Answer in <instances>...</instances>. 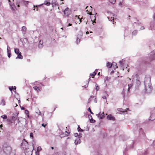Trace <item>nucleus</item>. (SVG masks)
Returning <instances> with one entry per match:
<instances>
[{
	"label": "nucleus",
	"mask_w": 155,
	"mask_h": 155,
	"mask_svg": "<svg viewBox=\"0 0 155 155\" xmlns=\"http://www.w3.org/2000/svg\"><path fill=\"white\" fill-rule=\"evenodd\" d=\"M145 88L146 91L151 90V83L150 78V77H146L144 79Z\"/></svg>",
	"instance_id": "obj_1"
},
{
	"label": "nucleus",
	"mask_w": 155,
	"mask_h": 155,
	"mask_svg": "<svg viewBox=\"0 0 155 155\" xmlns=\"http://www.w3.org/2000/svg\"><path fill=\"white\" fill-rule=\"evenodd\" d=\"M132 85L131 84H129L128 85H125L122 92V94L123 95V97L125 96V92L127 91V92H129L130 89L132 87Z\"/></svg>",
	"instance_id": "obj_2"
},
{
	"label": "nucleus",
	"mask_w": 155,
	"mask_h": 155,
	"mask_svg": "<svg viewBox=\"0 0 155 155\" xmlns=\"http://www.w3.org/2000/svg\"><path fill=\"white\" fill-rule=\"evenodd\" d=\"M65 15L68 16L71 13V11L70 9L68 8H66L63 11Z\"/></svg>",
	"instance_id": "obj_3"
},
{
	"label": "nucleus",
	"mask_w": 155,
	"mask_h": 155,
	"mask_svg": "<svg viewBox=\"0 0 155 155\" xmlns=\"http://www.w3.org/2000/svg\"><path fill=\"white\" fill-rule=\"evenodd\" d=\"M3 150L5 153L7 154L11 152L12 148L8 146L7 147H4Z\"/></svg>",
	"instance_id": "obj_4"
},
{
	"label": "nucleus",
	"mask_w": 155,
	"mask_h": 155,
	"mask_svg": "<svg viewBox=\"0 0 155 155\" xmlns=\"http://www.w3.org/2000/svg\"><path fill=\"white\" fill-rule=\"evenodd\" d=\"M149 58L150 61L155 59V52H152L149 54Z\"/></svg>",
	"instance_id": "obj_5"
},
{
	"label": "nucleus",
	"mask_w": 155,
	"mask_h": 155,
	"mask_svg": "<svg viewBox=\"0 0 155 155\" xmlns=\"http://www.w3.org/2000/svg\"><path fill=\"white\" fill-rule=\"evenodd\" d=\"M107 13L108 14V16L107 17V18H108L109 20L110 21H113V22H114V17H112V15L113 16L114 15V14L111 12H108Z\"/></svg>",
	"instance_id": "obj_6"
},
{
	"label": "nucleus",
	"mask_w": 155,
	"mask_h": 155,
	"mask_svg": "<svg viewBox=\"0 0 155 155\" xmlns=\"http://www.w3.org/2000/svg\"><path fill=\"white\" fill-rule=\"evenodd\" d=\"M138 155H146L147 153V151L146 150H140L138 151Z\"/></svg>",
	"instance_id": "obj_7"
},
{
	"label": "nucleus",
	"mask_w": 155,
	"mask_h": 155,
	"mask_svg": "<svg viewBox=\"0 0 155 155\" xmlns=\"http://www.w3.org/2000/svg\"><path fill=\"white\" fill-rule=\"evenodd\" d=\"M28 144V142L24 139L23 140L22 142L21 143V147L23 148H24Z\"/></svg>",
	"instance_id": "obj_8"
},
{
	"label": "nucleus",
	"mask_w": 155,
	"mask_h": 155,
	"mask_svg": "<svg viewBox=\"0 0 155 155\" xmlns=\"http://www.w3.org/2000/svg\"><path fill=\"white\" fill-rule=\"evenodd\" d=\"M97 115L100 119H102L104 117V113L103 112H100L98 114H97Z\"/></svg>",
	"instance_id": "obj_9"
},
{
	"label": "nucleus",
	"mask_w": 155,
	"mask_h": 155,
	"mask_svg": "<svg viewBox=\"0 0 155 155\" xmlns=\"http://www.w3.org/2000/svg\"><path fill=\"white\" fill-rule=\"evenodd\" d=\"M9 4L11 8L12 11H15L17 9V8L15 6L14 4L11 3L10 2H9Z\"/></svg>",
	"instance_id": "obj_10"
},
{
	"label": "nucleus",
	"mask_w": 155,
	"mask_h": 155,
	"mask_svg": "<svg viewBox=\"0 0 155 155\" xmlns=\"http://www.w3.org/2000/svg\"><path fill=\"white\" fill-rule=\"evenodd\" d=\"M107 118L108 120L114 121L115 120V118L111 114L108 115L107 117Z\"/></svg>",
	"instance_id": "obj_11"
},
{
	"label": "nucleus",
	"mask_w": 155,
	"mask_h": 155,
	"mask_svg": "<svg viewBox=\"0 0 155 155\" xmlns=\"http://www.w3.org/2000/svg\"><path fill=\"white\" fill-rule=\"evenodd\" d=\"M139 133L140 135L142 137H144V134L142 128H140L139 129Z\"/></svg>",
	"instance_id": "obj_12"
},
{
	"label": "nucleus",
	"mask_w": 155,
	"mask_h": 155,
	"mask_svg": "<svg viewBox=\"0 0 155 155\" xmlns=\"http://www.w3.org/2000/svg\"><path fill=\"white\" fill-rule=\"evenodd\" d=\"M80 140L79 138H77L74 141V143L75 145H77L80 143Z\"/></svg>",
	"instance_id": "obj_13"
},
{
	"label": "nucleus",
	"mask_w": 155,
	"mask_h": 155,
	"mask_svg": "<svg viewBox=\"0 0 155 155\" xmlns=\"http://www.w3.org/2000/svg\"><path fill=\"white\" fill-rule=\"evenodd\" d=\"M88 118L91 123H94L95 122V120H93L92 116L90 114L88 115Z\"/></svg>",
	"instance_id": "obj_14"
},
{
	"label": "nucleus",
	"mask_w": 155,
	"mask_h": 155,
	"mask_svg": "<svg viewBox=\"0 0 155 155\" xmlns=\"http://www.w3.org/2000/svg\"><path fill=\"white\" fill-rule=\"evenodd\" d=\"M18 56L16 58V59H22L23 58V57L21 55V53L20 52L19 53L17 54Z\"/></svg>",
	"instance_id": "obj_15"
},
{
	"label": "nucleus",
	"mask_w": 155,
	"mask_h": 155,
	"mask_svg": "<svg viewBox=\"0 0 155 155\" xmlns=\"http://www.w3.org/2000/svg\"><path fill=\"white\" fill-rule=\"evenodd\" d=\"M112 66V64L109 62H107L106 64V67L108 68H110Z\"/></svg>",
	"instance_id": "obj_16"
},
{
	"label": "nucleus",
	"mask_w": 155,
	"mask_h": 155,
	"mask_svg": "<svg viewBox=\"0 0 155 155\" xmlns=\"http://www.w3.org/2000/svg\"><path fill=\"white\" fill-rule=\"evenodd\" d=\"M129 108H126L125 109H118V110L122 112H124L127 111V110H128Z\"/></svg>",
	"instance_id": "obj_17"
},
{
	"label": "nucleus",
	"mask_w": 155,
	"mask_h": 155,
	"mask_svg": "<svg viewBox=\"0 0 155 155\" xmlns=\"http://www.w3.org/2000/svg\"><path fill=\"white\" fill-rule=\"evenodd\" d=\"M124 60L123 59H122L121 61H119V63L120 66L121 67H123L124 66Z\"/></svg>",
	"instance_id": "obj_18"
},
{
	"label": "nucleus",
	"mask_w": 155,
	"mask_h": 155,
	"mask_svg": "<svg viewBox=\"0 0 155 155\" xmlns=\"http://www.w3.org/2000/svg\"><path fill=\"white\" fill-rule=\"evenodd\" d=\"M26 28L25 26H23L22 27V31L23 33L24 34L26 33Z\"/></svg>",
	"instance_id": "obj_19"
},
{
	"label": "nucleus",
	"mask_w": 155,
	"mask_h": 155,
	"mask_svg": "<svg viewBox=\"0 0 155 155\" xmlns=\"http://www.w3.org/2000/svg\"><path fill=\"white\" fill-rule=\"evenodd\" d=\"M112 66L114 67V68L116 69L117 68V64L114 62H113L112 64Z\"/></svg>",
	"instance_id": "obj_20"
},
{
	"label": "nucleus",
	"mask_w": 155,
	"mask_h": 155,
	"mask_svg": "<svg viewBox=\"0 0 155 155\" xmlns=\"http://www.w3.org/2000/svg\"><path fill=\"white\" fill-rule=\"evenodd\" d=\"M43 4H41L39 5H36V6L34 5V9H33L34 10H35V7L36 8H37V11H38V7L39 6H41L42 5H43Z\"/></svg>",
	"instance_id": "obj_21"
},
{
	"label": "nucleus",
	"mask_w": 155,
	"mask_h": 155,
	"mask_svg": "<svg viewBox=\"0 0 155 155\" xmlns=\"http://www.w3.org/2000/svg\"><path fill=\"white\" fill-rule=\"evenodd\" d=\"M44 4L45 5H46L47 6H49L50 5V2L48 1H46L44 3Z\"/></svg>",
	"instance_id": "obj_22"
},
{
	"label": "nucleus",
	"mask_w": 155,
	"mask_h": 155,
	"mask_svg": "<svg viewBox=\"0 0 155 155\" xmlns=\"http://www.w3.org/2000/svg\"><path fill=\"white\" fill-rule=\"evenodd\" d=\"M35 112L36 114H38L39 115H41V112L38 109H37L36 110Z\"/></svg>",
	"instance_id": "obj_23"
},
{
	"label": "nucleus",
	"mask_w": 155,
	"mask_h": 155,
	"mask_svg": "<svg viewBox=\"0 0 155 155\" xmlns=\"http://www.w3.org/2000/svg\"><path fill=\"white\" fill-rule=\"evenodd\" d=\"M109 1L112 4H114L116 2V0H109Z\"/></svg>",
	"instance_id": "obj_24"
},
{
	"label": "nucleus",
	"mask_w": 155,
	"mask_h": 155,
	"mask_svg": "<svg viewBox=\"0 0 155 155\" xmlns=\"http://www.w3.org/2000/svg\"><path fill=\"white\" fill-rule=\"evenodd\" d=\"M15 54H17L19 53L20 51H19V49H17V48H15Z\"/></svg>",
	"instance_id": "obj_25"
},
{
	"label": "nucleus",
	"mask_w": 155,
	"mask_h": 155,
	"mask_svg": "<svg viewBox=\"0 0 155 155\" xmlns=\"http://www.w3.org/2000/svg\"><path fill=\"white\" fill-rule=\"evenodd\" d=\"M33 88L35 90L37 91L39 90V87L37 86H35L34 87H33Z\"/></svg>",
	"instance_id": "obj_26"
},
{
	"label": "nucleus",
	"mask_w": 155,
	"mask_h": 155,
	"mask_svg": "<svg viewBox=\"0 0 155 155\" xmlns=\"http://www.w3.org/2000/svg\"><path fill=\"white\" fill-rule=\"evenodd\" d=\"M137 33V30H134L132 33V35H136Z\"/></svg>",
	"instance_id": "obj_27"
},
{
	"label": "nucleus",
	"mask_w": 155,
	"mask_h": 155,
	"mask_svg": "<svg viewBox=\"0 0 155 155\" xmlns=\"http://www.w3.org/2000/svg\"><path fill=\"white\" fill-rule=\"evenodd\" d=\"M25 113L27 115V117H29V114H28V113H29V112H28V110H25Z\"/></svg>",
	"instance_id": "obj_28"
},
{
	"label": "nucleus",
	"mask_w": 155,
	"mask_h": 155,
	"mask_svg": "<svg viewBox=\"0 0 155 155\" xmlns=\"http://www.w3.org/2000/svg\"><path fill=\"white\" fill-rule=\"evenodd\" d=\"M96 87L95 88V89L96 90V91H98L99 89H100V88H99V86L97 84H96Z\"/></svg>",
	"instance_id": "obj_29"
},
{
	"label": "nucleus",
	"mask_w": 155,
	"mask_h": 155,
	"mask_svg": "<svg viewBox=\"0 0 155 155\" xmlns=\"http://www.w3.org/2000/svg\"><path fill=\"white\" fill-rule=\"evenodd\" d=\"M78 132H82L83 131V130L81 129L79 126H78Z\"/></svg>",
	"instance_id": "obj_30"
},
{
	"label": "nucleus",
	"mask_w": 155,
	"mask_h": 155,
	"mask_svg": "<svg viewBox=\"0 0 155 155\" xmlns=\"http://www.w3.org/2000/svg\"><path fill=\"white\" fill-rule=\"evenodd\" d=\"M1 117L5 119H6L7 118V116L5 114L2 116Z\"/></svg>",
	"instance_id": "obj_31"
},
{
	"label": "nucleus",
	"mask_w": 155,
	"mask_h": 155,
	"mask_svg": "<svg viewBox=\"0 0 155 155\" xmlns=\"http://www.w3.org/2000/svg\"><path fill=\"white\" fill-rule=\"evenodd\" d=\"M151 146L153 147L155 149V140L153 141Z\"/></svg>",
	"instance_id": "obj_32"
},
{
	"label": "nucleus",
	"mask_w": 155,
	"mask_h": 155,
	"mask_svg": "<svg viewBox=\"0 0 155 155\" xmlns=\"http://www.w3.org/2000/svg\"><path fill=\"white\" fill-rule=\"evenodd\" d=\"M80 41V39H79L78 37H77V40H76V42L77 44H78L79 43Z\"/></svg>",
	"instance_id": "obj_33"
},
{
	"label": "nucleus",
	"mask_w": 155,
	"mask_h": 155,
	"mask_svg": "<svg viewBox=\"0 0 155 155\" xmlns=\"http://www.w3.org/2000/svg\"><path fill=\"white\" fill-rule=\"evenodd\" d=\"M41 150V147H38L37 148V151L39 152Z\"/></svg>",
	"instance_id": "obj_34"
},
{
	"label": "nucleus",
	"mask_w": 155,
	"mask_h": 155,
	"mask_svg": "<svg viewBox=\"0 0 155 155\" xmlns=\"http://www.w3.org/2000/svg\"><path fill=\"white\" fill-rule=\"evenodd\" d=\"M94 96H91L89 98V99H88V103H89L90 102V101H91V98H94Z\"/></svg>",
	"instance_id": "obj_35"
},
{
	"label": "nucleus",
	"mask_w": 155,
	"mask_h": 155,
	"mask_svg": "<svg viewBox=\"0 0 155 155\" xmlns=\"http://www.w3.org/2000/svg\"><path fill=\"white\" fill-rule=\"evenodd\" d=\"M96 74V73L95 71H94L92 73H91L90 74V75L91 76H94Z\"/></svg>",
	"instance_id": "obj_36"
},
{
	"label": "nucleus",
	"mask_w": 155,
	"mask_h": 155,
	"mask_svg": "<svg viewBox=\"0 0 155 155\" xmlns=\"http://www.w3.org/2000/svg\"><path fill=\"white\" fill-rule=\"evenodd\" d=\"M7 53H8L9 52H10V47H9L8 46H7Z\"/></svg>",
	"instance_id": "obj_37"
},
{
	"label": "nucleus",
	"mask_w": 155,
	"mask_h": 155,
	"mask_svg": "<svg viewBox=\"0 0 155 155\" xmlns=\"http://www.w3.org/2000/svg\"><path fill=\"white\" fill-rule=\"evenodd\" d=\"M1 103L2 105L3 106L5 105V101L3 100H2Z\"/></svg>",
	"instance_id": "obj_38"
},
{
	"label": "nucleus",
	"mask_w": 155,
	"mask_h": 155,
	"mask_svg": "<svg viewBox=\"0 0 155 155\" xmlns=\"http://www.w3.org/2000/svg\"><path fill=\"white\" fill-rule=\"evenodd\" d=\"M79 16H80V15L79 16L76 15V17L78 18V19H80L79 21H80V23H81V21H81V20L83 19V18H81L80 19V18H79Z\"/></svg>",
	"instance_id": "obj_39"
},
{
	"label": "nucleus",
	"mask_w": 155,
	"mask_h": 155,
	"mask_svg": "<svg viewBox=\"0 0 155 155\" xmlns=\"http://www.w3.org/2000/svg\"><path fill=\"white\" fill-rule=\"evenodd\" d=\"M30 137L31 138H32V139L33 138V134L32 133H30Z\"/></svg>",
	"instance_id": "obj_40"
},
{
	"label": "nucleus",
	"mask_w": 155,
	"mask_h": 155,
	"mask_svg": "<svg viewBox=\"0 0 155 155\" xmlns=\"http://www.w3.org/2000/svg\"><path fill=\"white\" fill-rule=\"evenodd\" d=\"M153 114H151V116H150V118H151L150 119V120H153V119H154V118H155V116L153 117V118H152V117H153Z\"/></svg>",
	"instance_id": "obj_41"
},
{
	"label": "nucleus",
	"mask_w": 155,
	"mask_h": 155,
	"mask_svg": "<svg viewBox=\"0 0 155 155\" xmlns=\"http://www.w3.org/2000/svg\"><path fill=\"white\" fill-rule=\"evenodd\" d=\"M17 119L16 117H12V120L15 121Z\"/></svg>",
	"instance_id": "obj_42"
},
{
	"label": "nucleus",
	"mask_w": 155,
	"mask_h": 155,
	"mask_svg": "<svg viewBox=\"0 0 155 155\" xmlns=\"http://www.w3.org/2000/svg\"><path fill=\"white\" fill-rule=\"evenodd\" d=\"M87 110L88 111H89L91 114H93V113L91 111V109L90 108H89Z\"/></svg>",
	"instance_id": "obj_43"
},
{
	"label": "nucleus",
	"mask_w": 155,
	"mask_h": 155,
	"mask_svg": "<svg viewBox=\"0 0 155 155\" xmlns=\"http://www.w3.org/2000/svg\"><path fill=\"white\" fill-rule=\"evenodd\" d=\"M138 75L137 74H135L133 75L132 76V77L133 78V79H134V78L135 77L137 78L138 77Z\"/></svg>",
	"instance_id": "obj_44"
},
{
	"label": "nucleus",
	"mask_w": 155,
	"mask_h": 155,
	"mask_svg": "<svg viewBox=\"0 0 155 155\" xmlns=\"http://www.w3.org/2000/svg\"><path fill=\"white\" fill-rule=\"evenodd\" d=\"M8 54V58H10L11 56L10 52H9L8 53H7Z\"/></svg>",
	"instance_id": "obj_45"
},
{
	"label": "nucleus",
	"mask_w": 155,
	"mask_h": 155,
	"mask_svg": "<svg viewBox=\"0 0 155 155\" xmlns=\"http://www.w3.org/2000/svg\"><path fill=\"white\" fill-rule=\"evenodd\" d=\"M39 44H41V45H43V41L42 40H40V41H39Z\"/></svg>",
	"instance_id": "obj_46"
},
{
	"label": "nucleus",
	"mask_w": 155,
	"mask_h": 155,
	"mask_svg": "<svg viewBox=\"0 0 155 155\" xmlns=\"http://www.w3.org/2000/svg\"><path fill=\"white\" fill-rule=\"evenodd\" d=\"M82 134H78V138H79L80 139V138L82 137Z\"/></svg>",
	"instance_id": "obj_47"
},
{
	"label": "nucleus",
	"mask_w": 155,
	"mask_h": 155,
	"mask_svg": "<svg viewBox=\"0 0 155 155\" xmlns=\"http://www.w3.org/2000/svg\"><path fill=\"white\" fill-rule=\"evenodd\" d=\"M74 135L75 137H78V134L77 133H75L74 134Z\"/></svg>",
	"instance_id": "obj_48"
},
{
	"label": "nucleus",
	"mask_w": 155,
	"mask_h": 155,
	"mask_svg": "<svg viewBox=\"0 0 155 155\" xmlns=\"http://www.w3.org/2000/svg\"><path fill=\"white\" fill-rule=\"evenodd\" d=\"M43 47V45L41 44H38V47L40 48H41Z\"/></svg>",
	"instance_id": "obj_49"
},
{
	"label": "nucleus",
	"mask_w": 155,
	"mask_h": 155,
	"mask_svg": "<svg viewBox=\"0 0 155 155\" xmlns=\"http://www.w3.org/2000/svg\"><path fill=\"white\" fill-rule=\"evenodd\" d=\"M47 125V124H41V126L42 127H45Z\"/></svg>",
	"instance_id": "obj_50"
},
{
	"label": "nucleus",
	"mask_w": 155,
	"mask_h": 155,
	"mask_svg": "<svg viewBox=\"0 0 155 155\" xmlns=\"http://www.w3.org/2000/svg\"><path fill=\"white\" fill-rule=\"evenodd\" d=\"M9 89L10 91H12V90H13V86L12 87H9Z\"/></svg>",
	"instance_id": "obj_51"
},
{
	"label": "nucleus",
	"mask_w": 155,
	"mask_h": 155,
	"mask_svg": "<svg viewBox=\"0 0 155 155\" xmlns=\"http://www.w3.org/2000/svg\"><path fill=\"white\" fill-rule=\"evenodd\" d=\"M144 29V28L143 26H142L140 28V30H143Z\"/></svg>",
	"instance_id": "obj_52"
},
{
	"label": "nucleus",
	"mask_w": 155,
	"mask_h": 155,
	"mask_svg": "<svg viewBox=\"0 0 155 155\" xmlns=\"http://www.w3.org/2000/svg\"><path fill=\"white\" fill-rule=\"evenodd\" d=\"M123 155H126V152L125 150L123 151Z\"/></svg>",
	"instance_id": "obj_53"
},
{
	"label": "nucleus",
	"mask_w": 155,
	"mask_h": 155,
	"mask_svg": "<svg viewBox=\"0 0 155 155\" xmlns=\"http://www.w3.org/2000/svg\"><path fill=\"white\" fill-rule=\"evenodd\" d=\"M122 3L121 2H120L119 3V5L122 7Z\"/></svg>",
	"instance_id": "obj_54"
},
{
	"label": "nucleus",
	"mask_w": 155,
	"mask_h": 155,
	"mask_svg": "<svg viewBox=\"0 0 155 155\" xmlns=\"http://www.w3.org/2000/svg\"><path fill=\"white\" fill-rule=\"evenodd\" d=\"M102 98H103L104 99H106V97L105 96H103L102 97Z\"/></svg>",
	"instance_id": "obj_55"
},
{
	"label": "nucleus",
	"mask_w": 155,
	"mask_h": 155,
	"mask_svg": "<svg viewBox=\"0 0 155 155\" xmlns=\"http://www.w3.org/2000/svg\"><path fill=\"white\" fill-rule=\"evenodd\" d=\"M137 83L138 84H139L140 83V81L139 80H137Z\"/></svg>",
	"instance_id": "obj_56"
},
{
	"label": "nucleus",
	"mask_w": 155,
	"mask_h": 155,
	"mask_svg": "<svg viewBox=\"0 0 155 155\" xmlns=\"http://www.w3.org/2000/svg\"><path fill=\"white\" fill-rule=\"evenodd\" d=\"M72 25V24L70 23H69L68 25L67 26L68 27L69 26H71Z\"/></svg>",
	"instance_id": "obj_57"
},
{
	"label": "nucleus",
	"mask_w": 155,
	"mask_h": 155,
	"mask_svg": "<svg viewBox=\"0 0 155 155\" xmlns=\"http://www.w3.org/2000/svg\"><path fill=\"white\" fill-rule=\"evenodd\" d=\"M94 102H95V103H96L97 102V100H96V98H95L94 99Z\"/></svg>",
	"instance_id": "obj_58"
},
{
	"label": "nucleus",
	"mask_w": 155,
	"mask_h": 155,
	"mask_svg": "<svg viewBox=\"0 0 155 155\" xmlns=\"http://www.w3.org/2000/svg\"><path fill=\"white\" fill-rule=\"evenodd\" d=\"M21 109L22 110H24L25 109V108L24 107H21Z\"/></svg>",
	"instance_id": "obj_59"
},
{
	"label": "nucleus",
	"mask_w": 155,
	"mask_h": 155,
	"mask_svg": "<svg viewBox=\"0 0 155 155\" xmlns=\"http://www.w3.org/2000/svg\"><path fill=\"white\" fill-rule=\"evenodd\" d=\"M154 17V19L155 20V14H154V15L153 16Z\"/></svg>",
	"instance_id": "obj_60"
},
{
	"label": "nucleus",
	"mask_w": 155,
	"mask_h": 155,
	"mask_svg": "<svg viewBox=\"0 0 155 155\" xmlns=\"http://www.w3.org/2000/svg\"><path fill=\"white\" fill-rule=\"evenodd\" d=\"M51 149H52V150H53L54 149V148L53 147H51Z\"/></svg>",
	"instance_id": "obj_61"
},
{
	"label": "nucleus",
	"mask_w": 155,
	"mask_h": 155,
	"mask_svg": "<svg viewBox=\"0 0 155 155\" xmlns=\"http://www.w3.org/2000/svg\"><path fill=\"white\" fill-rule=\"evenodd\" d=\"M89 32L88 31H87L86 32V34H89Z\"/></svg>",
	"instance_id": "obj_62"
},
{
	"label": "nucleus",
	"mask_w": 155,
	"mask_h": 155,
	"mask_svg": "<svg viewBox=\"0 0 155 155\" xmlns=\"http://www.w3.org/2000/svg\"><path fill=\"white\" fill-rule=\"evenodd\" d=\"M19 7H20V6H19V5H17V7H18V8H19Z\"/></svg>",
	"instance_id": "obj_63"
},
{
	"label": "nucleus",
	"mask_w": 155,
	"mask_h": 155,
	"mask_svg": "<svg viewBox=\"0 0 155 155\" xmlns=\"http://www.w3.org/2000/svg\"><path fill=\"white\" fill-rule=\"evenodd\" d=\"M16 87L15 86L14 87V89L15 90H16Z\"/></svg>",
	"instance_id": "obj_64"
}]
</instances>
